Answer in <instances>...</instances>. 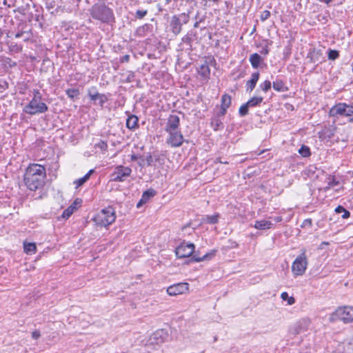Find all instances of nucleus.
<instances>
[{
  "instance_id": "obj_2",
  "label": "nucleus",
  "mask_w": 353,
  "mask_h": 353,
  "mask_svg": "<svg viewBox=\"0 0 353 353\" xmlns=\"http://www.w3.org/2000/svg\"><path fill=\"white\" fill-rule=\"evenodd\" d=\"M90 14L94 19L102 23L112 24L115 22L114 14L112 8L103 2L94 3L90 8Z\"/></svg>"
},
{
  "instance_id": "obj_50",
  "label": "nucleus",
  "mask_w": 353,
  "mask_h": 353,
  "mask_svg": "<svg viewBox=\"0 0 353 353\" xmlns=\"http://www.w3.org/2000/svg\"><path fill=\"white\" fill-rule=\"evenodd\" d=\"M8 88V83L6 81H0V92H3Z\"/></svg>"
},
{
  "instance_id": "obj_60",
  "label": "nucleus",
  "mask_w": 353,
  "mask_h": 353,
  "mask_svg": "<svg viewBox=\"0 0 353 353\" xmlns=\"http://www.w3.org/2000/svg\"><path fill=\"white\" fill-rule=\"evenodd\" d=\"M134 77V74L133 73L130 74L128 77H127V79H126V81L127 82H131V79Z\"/></svg>"
},
{
  "instance_id": "obj_49",
  "label": "nucleus",
  "mask_w": 353,
  "mask_h": 353,
  "mask_svg": "<svg viewBox=\"0 0 353 353\" xmlns=\"http://www.w3.org/2000/svg\"><path fill=\"white\" fill-rule=\"evenodd\" d=\"M145 161H146L147 166H152V163H153V161H154V158H153V157L152 156L151 154H148V155L146 156Z\"/></svg>"
},
{
  "instance_id": "obj_51",
  "label": "nucleus",
  "mask_w": 353,
  "mask_h": 353,
  "mask_svg": "<svg viewBox=\"0 0 353 353\" xmlns=\"http://www.w3.org/2000/svg\"><path fill=\"white\" fill-rule=\"evenodd\" d=\"M226 112H227V108L221 106V109H220L219 112L216 114V116H219V118H220L221 117L225 116Z\"/></svg>"
},
{
  "instance_id": "obj_40",
  "label": "nucleus",
  "mask_w": 353,
  "mask_h": 353,
  "mask_svg": "<svg viewBox=\"0 0 353 353\" xmlns=\"http://www.w3.org/2000/svg\"><path fill=\"white\" fill-rule=\"evenodd\" d=\"M272 86V83L270 81L265 80L264 82L261 83L259 85V88L264 92H267L269 90H270Z\"/></svg>"
},
{
  "instance_id": "obj_5",
  "label": "nucleus",
  "mask_w": 353,
  "mask_h": 353,
  "mask_svg": "<svg viewBox=\"0 0 353 353\" xmlns=\"http://www.w3.org/2000/svg\"><path fill=\"white\" fill-rule=\"evenodd\" d=\"M330 322L341 321L344 323L353 322V307H339L330 316Z\"/></svg>"
},
{
  "instance_id": "obj_63",
  "label": "nucleus",
  "mask_w": 353,
  "mask_h": 353,
  "mask_svg": "<svg viewBox=\"0 0 353 353\" xmlns=\"http://www.w3.org/2000/svg\"><path fill=\"white\" fill-rule=\"evenodd\" d=\"M199 23H200V21H196L194 23V28H199Z\"/></svg>"
},
{
  "instance_id": "obj_62",
  "label": "nucleus",
  "mask_w": 353,
  "mask_h": 353,
  "mask_svg": "<svg viewBox=\"0 0 353 353\" xmlns=\"http://www.w3.org/2000/svg\"><path fill=\"white\" fill-rule=\"evenodd\" d=\"M215 162H216H216H219V163H228V162H226V161H225V162L222 161V160H221V159H220V158H217V159H216Z\"/></svg>"
},
{
  "instance_id": "obj_24",
  "label": "nucleus",
  "mask_w": 353,
  "mask_h": 353,
  "mask_svg": "<svg viewBox=\"0 0 353 353\" xmlns=\"http://www.w3.org/2000/svg\"><path fill=\"white\" fill-rule=\"evenodd\" d=\"M77 203H79L77 202V199L74 201V202L71 205H70L68 208H66L63 212L62 217L64 219H68L74 213V212L77 210L76 205Z\"/></svg>"
},
{
  "instance_id": "obj_16",
  "label": "nucleus",
  "mask_w": 353,
  "mask_h": 353,
  "mask_svg": "<svg viewBox=\"0 0 353 353\" xmlns=\"http://www.w3.org/2000/svg\"><path fill=\"white\" fill-rule=\"evenodd\" d=\"M216 252V250H211L210 252L204 254L202 257H199L196 254H194L191 257L190 261L191 262H200L203 261L210 260L215 256Z\"/></svg>"
},
{
  "instance_id": "obj_59",
  "label": "nucleus",
  "mask_w": 353,
  "mask_h": 353,
  "mask_svg": "<svg viewBox=\"0 0 353 353\" xmlns=\"http://www.w3.org/2000/svg\"><path fill=\"white\" fill-rule=\"evenodd\" d=\"M321 3H324L327 5H328L330 3H331L333 0H319Z\"/></svg>"
},
{
  "instance_id": "obj_42",
  "label": "nucleus",
  "mask_w": 353,
  "mask_h": 353,
  "mask_svg": "<svg viewBox=\"0 0 353 353\" xmlns=\"http://www.w3.org/2000/svg\"><path fill=\"white\" fill-rule=\"evenodd\" d=\"M148 14L147 10H137L135 12V17L138 19H143Z\"/></svg>"
},
{
  "instance_id": "obj_39",
  "label": "nucleus",
  "mask_w": 353,
  "mask_h": 353,
  "mask_svg": "<svg viewBox=\"0 0 353 353\" xmlns=\"http://www.w3.org/2000/svg\"><path fill=\"white\" fill-rule=\"evenodd\" d=\"M250 106L248 105V103L243 104L241 105L239 110V114L241 117H244L248 114Z\"/></svg>"
},
{
  "instance_id": "obj_21",
  "label": "nucleus",
  "mask_w": 353,
  "mask_h": 353,
  "mask_svg": "<svg viewBox=\"0 0 353 353\" xmlns=\"http://www.w3.org/2000/svg\"><path fill=\"white\" fill-rule=\"evenodd\" d=\"M273 223L266 220L256 221L254 227L257 230H267L271 228Z\"/></svg>"
},
{
  "instance_id": "obj_37",
  "label": "nucleus",
  "mask_w": 353,
  "mask_h": 353,
  "mask_svg": "<svg viewBox=\"0 0 353 353\" xmlns=\"http://www.w3.org/2000/svg\"><path fill=\"white\" fill-rule=\"evenodd\" d=\"M181 40L184 43H185L188 46L187 50H188L189 51H192V37L188 34H187L184 37H183Z\"/></svg>"
},
{
  "instance_id": "obj_15",
  "label": "nucleus",
  "mask_w": 353,
  "mask_h": 353,
  "mask_svg": "<svg viewBox=\"0 0 353 353\" xmlns=\"http://www.w3.org/2000/svg\"><path fill=\"white\" fill-rule=\"evenodd\" d=\"M260 74L259 72H255L252 74L251 79L246 83V90L252 91L256 87V83L259 79Z\"/></svg>"
},
{
  "instance_id": "obj_14",
  "label": "nucleus",
  "mask_w": 353,
  "mask_h": 353,
  "mask_svg": "<svg viewBox=\"0 0 353 353\" xmlns=\"http://www.w3.org/2000/svg\"><path fill=\"white\" fill-rule=\"evenodd\" d=\"M126 128L130 130H135L139 128V118L134 114L128 115L126 120Z\"/></svg>"
},
{
  "instance_id": "obj_38",
  "label": "nucleus",
  "mask_w": 353,
  "mask_h": 353,
  "mask_svg": "<svg viewBox=\"0 0 353 353\" xmlns=\"http://www.w3.org/2000/svg\"><path fill=\"white\" fill-rule=\"evenodd\" d=\"M281 298L283 301H288V305H292L295 303V299L293 296H289L288 292H283L281 294Z\"/></svg>"
},
{
  "instance_id": "obj_32",
  "label": "nucleus",
  "mask_w": 353,
  "mask_h": 353,
  "mask_svg": "<svg viewBox=\"0 0 353 353\" xmlns=\"http://www.w3.org/2000/svg\"><path fill=\"white\" fill-rule=\"evenodd\" d=\"M335 212L337 214L343 213L341 216L343 219H347L350 216V212L342 205H338L335 208Z\"/></svg>"
},
{
  "instance_id": "obj_26",
  "label": "nucleus",
  "mask_w": 353,
  "mask_h": 353,
  "mask_svg": "<svg viewBox=\"0 0 353 353\" xmlns=\"http://www.w3.org/2000/svg\"><path fill=\"white\" fill-rule=\"evenodd\" d=\"M272 87L277 92H285L288 88L285 86L284 82L281 79H276L273 81Z\"/></svg>"
},
{
  "instance_id": "obj_18",
  "label": "nucleus",
  "mask_w": 353,
  "mask_h": 353,
  "mask_svg": "<svg viewBox=\"0 0 353 353\" xmlns=\"http://www.w3.org/2000/svg\"><path fill=\"white\" fill-rule=\"evenodd\" d=\"M321 55V50H316L315 48H313L308 52L307 58L310 59V63H314L319 61Z\"/></svg>"
},
{
  "instance_id": "obj_30",
  "label": "nucleus",
  "mask_w": 353,
  "mask_h": 353,
  "mask_svg": "<svg viewBox=\"0 0 353 353\" xmlns=\"http://www.w3.org/2000/svg\"><path fill=\"white\" fill-rule=\"evenodd\" d=\"M263 100L262 97H254L249 99L247 103L250 108L259 105Z\"/></svg>"
},
{
  "instance_id": "obj_1",
  "label": "nucleus",
  "mask_w": 353,
  "mask_h": 353,
  "mask_svg": "<svg viewBox=\"0 0 353 353\" xmlns=\"http://www.w3.org/2000/svg\"><path fill=\"white\" fill-rule=\"evenodd\" d=\"M46 170L39 164L29 165L23 174V183L31 191H36L43 188Z\"/></svg>"
},
{
  "instance_id": "obj_29",
  "label": "nucleus",
  "mask_w": 353,
  "mask_h": 353,
  "mask_svg": "<svg viewBox=\"0 0 353 353\" xmlns=\"http://www.w3.org/2000/svg\"><path fill=\"white\" fill-rule=\"evenodd\" d=\"M65 93L68 95V97L73 101H74V99H78L80 94L79 90L75 88H69L65 90Z\"/></svg>"
},
{
  "instance_id": "obj_47",
  "label": "nucleus",
  "mask_w": 353,
  "mask_h": 353,
  "mask_svg": "<svg viewBox=\"0 0 353 353\" xmlns=\"http://www.w3.org/2000/svg\"><path fill=\"white\" fill-rule=\"evenodd\" d=\"M270 17V12L269 10H264L260 17V19L262 21H265Z\"/></svg>"
},
{
  "instance_id": "obj_57",
  "label": "nucleus",
  "mask_w": 353,
  "mask_h": 353,
  "mask_svg": "<svg viewBox=\"0 0 353 353\" xmlns=\"http://www.w3.org/2000/svg\"><path fill=\"white\" fill-rule=\"evenodd\" d=\"M24 55L27 57H30L32 60L36 59V57L32 55L31 53H30V54L25 53Z\"/></svg>"
},
{
  "instance_id": "obj_53",
  "label": "nucleus",
  "mask_w": 353,
  "mask_h": 353,
  "mask_svg": "<svg viewBox=\"0 0 353 353\" xmlns=\"http://www.w3.org/2000/svg\"><path fill=\"white\" fill-rule=\"evenodd\" d=\"M130 60V55L125 54L120 58V62L121 63H127Z\"/></svg>"
},
{
  "instance_id": "obj_36",
  "label": "nucleus",
  "mask_w": 353,
  "mask_h": 353,
  "mask_svg": "<svg viewBox=\"0 0 353 353\" xmlns=\"http://www.w3.org/2000/svg\"><path fill=\"white\" fill-rule=\"evenodd\" d=\"M176 17L179 18V20L181 21V23L182 24H186L190 21L189 12L188 13L183 12L179 14H176Z\"/></svg>"
},
{
  "instance_id": "obj_55",
  "label": "nucleus",
  "mask_w": 353,
  "mask_h": 353,
  "mask_svg": "<svg viewBox=\"0 0 353 353\" xmlns=\"http://www.w3.org/2000/svg\"><path fill=\"white\" fill-rule=\"evenodd\" d=\"M94 172V169H91L88 171L87 174H85V176H88V179H89L90 178V176Z\"/></svg>"
},
{
  "instance_id": "obj_52",
  "label": "nucleus",
  "mask_w": 353,
  "mask_h": 353,
  "mask_svg": "<svg viewBox=\"0 0 353 353\" xmlns=\"http://www.w3.org/2000/svg\"><path fill=\"white\" fill-rule=\"evenodd\" d=\"M31 336L33 339L37 340L41 336L40 332L39 330H34L31 333Z\"/></svg>"
},
{
  "instance_id": "obj_12",
  "label": "nucleus",
  "mask_w": 353,
  "mask_h": 353,
  "mask_svg": "<svg viewBox=\"0 0 353 353\" xmlns=\"http://www.w3.org/2000/svg\"><path fill=\"white\" fill-rule=\"evenodd\" d=\"M180 125V119L176 114H170L168 117V122L165 125V130L166 132H172L177 130Z\"/></svg>"
},
{
  "instance_id": "obj_9",
  "label": "nucleus",
  "mask_w": 353,
  "mask_h": 353,
  "mask_svg": "<svg viewBox=\"0 0 353 353\" xmlns=\"http://www.w3.org/2000/svg\"><path fill=\"white\" fill-rule=\"evenodd\" d=\"M195 245L192 243H183L175 250V254L179 259L190 257L194 253Z\"/></svg>"
},
{
  "instance_id": "obj_48",
  "label": "nucleus",
  "mask_w": 353,
  "mask_h": 353,
  "mask_svg": "<svg viewBox=\"0 0 353 353\" xmlns=\"http://www.w3.org/2000/svg\"><path fill=\"white\" fill-rule=\"evenodd\" d=\"M97 146L99 147L102 150H107L108 144L105 141L101 140L97 144Z\"/></svg>"
},
{
  "instance_id": "obj_22",
  "label": "nucleus",
  "mask_w": 353,
  "mask_h": 353,
  "mask_svg": "<svg viewBox=\"0 0 353 353\" xmlns=\"http://www.w3.org/2000/svg\"><path fill=\"white\" fill-rule=\"evenodd\" d=\"M152 26L148 23L139 26L135 31V35L139 37H143L146 35V33L150 30Z\"/></svg>"
},
{
  "instance_id": "obj_33",
  "label": "nucleus",
  "mask_w": 353,
  "mask_h": 353,
  "mask_svg": "<svg viewBox=\"0 0 353 353\" xmlns=\"http://www.w3.org/2000/svg\"><path fill=\"white\" fill-rule=\"evenodd\" d=\"M155 194H156V191L152 188H150L143 192L141 197L143 198V201H145L146 202H148Z\"/></svg>"
},
{
  "instance_id": "obj_45",
  "label": "nucleus",
  "mask_w": 353,
  "mask_h": 353,
  "mask_svg": "<svg viewBox=\"0 0 353 353\" xmlns=\"http://www.w3.org/2000/svg\"><path fill=\"white\" fill-rule=\"evenodd\" d=\"M89 179H88V176H85L84 175L83 177H81V178L74 181V183L76 184L77 185V188H78V187H80V186L83 185Z\"/></svg>"
},
{
  "instance_id": "obj_43",
  "label": "nucleus",
  "mask_w": 353,
  "mask_h": 353,
  "mask_svg": "<svg viewBox=\"0 0 353 353\" xmlns=\"http://www.w3.org/2000/svg\"><path fill=\"white\" fill-rule=\"evenodd\" d=\"M9 48L12 52H18L21 50V48L19 46L12 41H10Z\"/></svg>"
},
{
  "instance_id": "obj_35",
  "label": "nucleus",
  "mask_w": 353,
  "mask_h": 353,
  "mask_svg": "<svg viewBox=\"0 0 353 353\" xmlns=\"http://www.w3.org/2000/svg\"><path fill=\"white\" fill-rule=\"evenodd\" d=\"M328 59L334 61L339 57V52L336 50L329 49L327 52Z\"/></svg>"
},
{
  "instance_id": "obj_28",
  "label": "nucleus",
  "mask_w": 353,
  "mask_h": 353,
  "mask_svg": "<svg viewBox=\"0 0 353 353\" xmlns=\"http://www.w3.org/2000/svg\"><path fill=\"white\" fill-rule=\"evenodd\" d=\"M219 214L214 215H206L205 216L202 218L203 222L207 223L209 224H215L219 221Z\"/></svg>"
},
{
  "instance_id": "obj_10",
  "label": "nucleus",
  "mask_w": 353,
  "mask_h": 353,
  "mask_svg": "<svg viewBox=\"0 0 353 353\" xmlns=\"http://www.w3.org/2000/svg\"><path fill=\"white\" fill-rule=\"evenodd\" d=\"M169 137L167 139L166 143L172 148L180 147L183 143V136L180 131L174 130L167 132Z\"/></svg>"
},
{
  "instance_id": "obj_46",
  "label": "nucleus",
  "mask_w": 353,
  "mask_h": 353,
  "mask_svg": "<svg viewBox=\"0 0 353 353\" xmlns=\"http://www.w3.org/2000/svg\"><path fill=\"white\" fill-rule=\"evenodd\" d=\"M312 220L311 219H305L301 225V227L303 228H312Z\"/></svg>"
},
{
  "instance_id": "obj_54",
  "label": "nucleus",
  "mask_w": 353,
  "mask_h": 353,
  "mask_svg": "<svg viewBox=\"0 0 353 353\" xmlns=\"http://www.w3.org/2000/svg\"><path fill=\"white\" fill-rule=\"evenodd\" d=\"M147 203L145 201H143V198L141 197V199L139 200V201L137 203V208H140L143 204Z\"/></svg>"
},
{
  "instance_id": "obj_31",
  "label": "nucleus",
  "mask_w": 353,
  "mask_h": 353,
  "mask_svg": "<svg viewBox=\"0 0 353 353\" xmlns=\"http://www.w3.org/2000/svg\"><path fill=\"white\" fill-rule=\"evenodd\" d=\"M232 99L230 95L228 94H224L221 97V106L228 108L231 105Z\"/></svg>"
},
{
  "instance_id": "obj_41",
  "label": "nucleus",
  "mask_w": 353,
  "mask_h": 353,
  "mask_svg": "<svg viewBox=\"0 0 353 353\" xmlns=\"http://www.w3.org/2000/svg\"><path fill=\"white\" fill-rule=\"evenodd\" d=\"M327 187L326 188H330V187H333L334 185H338L339 181H336V178L333 176H329L327 179Z\"/></svg>"
},
{
  "instance_id": "obj_34",
  "label": "nucleus",
  "mask_w": 353,
  "mask_h": 353,
  "mask_svg": "<svg viewBox=\"0 0 353 353\" xmlns=\"http://www.w3.org/2000/svg\"><path fill=\"white\" fill-rule=\"evenodd\" d=\"M299 153L303 157H308L311 155L310 148L305 145H302L300 149L299 150Z\"/></svg>"
},
{
  "instance_id": "obj_8",
  "label": "nucleus",
  "mask_w": 353,
  "mask_h": 353,
  "mask_svg": "<svg viewBox=\"0 0 353 353\" xmlns=\"http://www.w3.org/2000/svg\"><path fill=\"white\" fill-rule=\"evenodd\" d=\"M132 170L130 168L123 165H118L114 168L111 174L112 181L123 182L125 179L130 176Z\"/></svg>"
},
{
  "instance_id": "obj_25",
  "label": "nucleus",
  "mask_w": 353,
  "mask_h": 353,
  "mask_svg": "<svg viewBox=\"0 0 353 353\" xmlns=\"http://www.w3.org/2000/svg\"><path fill=\"white\" fill-rule=\"evenodd\" d=\"M88 95L91 101H94V104H97V101H99V93L97 92V88L93 86L88 89Z\"/></svg>"
},
{
  "instance_id": "obj_19",
  "label": "nucleus",
  "mask_w": 353,
  "mask_h": 353,
  "mask_svg": "<svg viewBox=\"0 0 353 353\" xmlns=\"http://www.w3.org/2000/svg\"><path fill=\"white\" fill-rule=\"evenodd\" d=\"M210 125L214 131L223 130L224 128L223 123L219 116H214L212 118Z\"/></svg>"
},
{
  "instance_id": "obj_11",
  "label": "nucleus",
  "mask_w": 353,
  "mask_h": 353,
  "mask_svg": "<svg viewBox=\"0 0 353 353\" xmlns=\"http://www.w3.org/2000/svg\"><path fill=\"white\" fill-rule=\"evenodd\" d=\"M188 285L187 283H178L169 286L167 292L170 296L181 294L188 290Z\"/></svg>"
},
{
  "instance_id": "obj_13",
  "label": "nucleus",
  "mask_w": 353,
  "mask_h": 353,
  "mask_svg": "<svg viewBox=\"0 0 353 353\" xmlns=\"http://www.w3.org/2000/svg\"><path fill=\"white\" fill-rule=\"evenodd\" d=\"M170 26L171 31L174 35H178L182 30L183 24L179 20V18L176 17V14L172 17Z\"/></svg>"
},
{
  "instance_id": "obj_58",
  "label": "nucleus",
  "mask_w": 353,
  "mask_h": 353,
  "mask_svg": "<svg viewBox=\"0 0 353 353\" xmlns=\"http://www.w3.org/2000/svg\"><path fill=\"white\" fill-rule=\"evenodd\" d=\"M21 36H22V30H19L16 34H15V38H19Z\"/></svg>"
},
{
  "instance_id": "obj_56",
  "label": "nucleus",
  "mask_w": 353,
  "mask_h": 353,
  "mask_svg": "<svg viewBox=\"0 0 353 353\" xmlns=\"http://www.w3.org/2000/svg\"><path fill=\"white\" fill-rule=\"evenodd\" d=\"M261 53L265 55L268 54L269 53L268 48L266 46L265 48H263V50L261 51Z\"/></svg>"
},
{
  "instance_id": "obj_7",
  "label": "nucleus",
  "mask_w": 353,
  "mask_h": 353,
  "mask_svg": "<svg viewBox=\"0 0 353 353\" xmlns=\"http://www.w3.org/2000/svg\"><path fill=\"white\" fill-rule=\"evenodd\" d=\"M330 117L353 115V105L345 103H339L334 105L329 112Z\"/></svg>"
},
{
  "instance_id": "obj_3",
  "label": "nucleus",
  "mask_w": 353,
  "mask_h": 353,
  "mask_svg": "<svg viewBox=\"0 0 353 353\" xmlns=\"http://www.w3.org/2000/svg\"><path fill=\"white\" fill-rule=\"evenodd\" d=\"M41 94L39 90H33V98L30 103L23 108V112L33 115L44 113L48 111V107L41 101Z\"/></svg>"
},
{
  "instance_id": "obj_6",
  "label": "nucleus",
  "mask_w": 353,
  "mask_h": 353,
  "mask_svg": "<svg viewBox=\"0 0 353 353\" xmlns=\"http://www.w3.org/2000/svg\"><path fill=\"white\" fill-rule=\"evenodd\" d=\"M307 266V260L305 255V250H303L292 263V271L294 275L301 276L305 273Z\"/></svg>"
},
{
  "instance_id": "obj_4",
  "label": "nucleus",
  "mask_w": 353,
  "mask_h": 353,
  "mask_svg": "<svg viewBox=\"0 0 353 353\" xmlns=\"http://www.w3.org/2000/svg\"><path fill=\"white\" fill-rule=\"evenodd\" d=\"M115 211L111 206L102 209L93 219L96 225L100 227H107L114 222Z\"/></svg>"
},
{
  "instance_id": "obj_23",
  "label": "nucleus",
  "mask_w": 353,
  "mask_h": 353,
  "mask_svg": "<svg viewBox=\"0 0 353 353\" xmlns=\"http://www.w3.org/2000/svg\"><path fill=\"white\" fill-rule=\"evenodd\" d=\"M37 252V245L35 243H28L23 241V252L32 255Z\"/></svg>"
},
{
  "instance_id": "obj_20",
  "label": "nucleus",
  "mask_w": 353,
  "mask_h": 353,
  "mask_svg": "<svg viewBox=\"0 0 353 353\" xmlns=\"http://www.w3.org/2000/svg\"><path fill=\"white\" fill-rule=\"evenodd\" d=\"M249 61L252 68L257 69L260 63L263 61V59L258 53H254L250 55Z\"/></svg>"
},
{
  "instance_id": "obj_27",
  "label": "nucleus",
  "mask_w": 353,
  "mask_h": 353,
  "mask_svg": "<svg viewBox=\"0 0 353 353\" xmlns=\"http://www.w3.org/2000/svg\"><path fill=\"white\" fill-rule=\"evenodd\" d=\"M166 337H168V334L166 332L163 331V330H157L154 334V339L157 340V343H163L166 339Z\"/></svg>"
},
{
  "instance_id": "obj_44",
  "label": "nucleus",
  "mask_w": 353,
  "mask_h": 353,
  "mask_svg": "<svg viewBox=\"0 0 353 353\" xmlns=\"http://www.w3.org/2000/svg\"><path fill=\"white\" fill-rule=\"evenodd\" d=\"M108 101V97L105 94H100L99 93V99L98 104L101 107H103V105Z\"/></svg>"
},
{
  "instance_id": "obj_17",
  "label": "nucleus",
  "mask_w": 353,
  "mask_h": 353,
  "mask_svg": "<svg viewBox=\"0 0 353 353\" xmlns=\"http://www.w3.org/2000/svg\"><path fill=\"white\" fill-rule=\"evenodd\" d=\"M198 73L203 77V79L206 80L210 78V69L208 66L207 61L201 64L198 68Z\"/></svg>"
},
{
  "instance_id": "obj_64",
  "label": "nucleus",
  "mask_w": 353,
  "mask_h": 353,
  "mask_svg": "<svg viewBox=\"0 0 353 353\" xmlns=\"http://www.w3.org/2000/svg\"><path fill=\"white\" fill-rule=\"evenodd\" d=\"M329 245V243H328V242L323 241V242H322V243H321V248H323V245Z\"/></svg>"
},
{
  "instance_id": "obj_61",
  "label": "nucleus",
  "mask_w": 353,
  "mask_h": 353,
  "mask_svg": "<svg viewBox=\"0 0 353 353\" xmlns=\"http://www.w3.org/2000/svg\"><path fill=\"white\" fill-rule=\"evenodd\" d=\"M23 41H25L27 43V45H28V44H30V45L33 44L32 42H30L29 41L28 38L23 39Z\"/></svg>"
}]
</instances>
